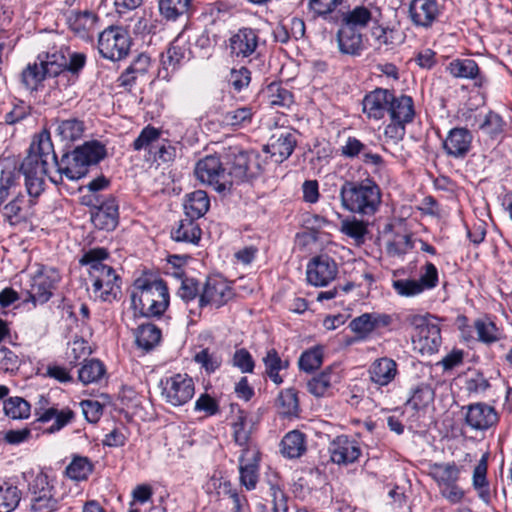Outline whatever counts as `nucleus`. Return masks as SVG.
<instances>
[{"label": "nucleus", "mask_w": 512, "mask_h": 512, "mask_svg": "<svg viewBox=\"0 0 512 512\" xmlns=\"http://www.w3.org/2000/svg\"><path fill=\"white\" fill-rule=\"evenodd\" d=\"M45 78L42 61L40 63L28 64L22 72V83L30 90H35Z\"/></svg>", "instance_id": "nucleus-54"}, {"label": "nucleus", "mask_w": 512, "mask_h": 512, "mask_svg": "<svg viewBox=\"0 0 512 512\" xmlns=\"http://www.w3.org/2000/svg\"><path fill=\"white\" fill-rule=\"evenodd\" d=\"M233 295V290L226 280L219 276L208 277L199 295L198 306L203 308L210 305L219 308Z\"/></svg>", "instance_id": "nucleus-12"}, {"label": "nucleus", "mask_w": 512, "mask_h": 512, "mask_svg": "<svg viewBox=\"0 0 512 512\" xmlns=\"http://www.w3.org/2000/svg\"><path fill=\"white\" fill-rule=\"evenodd\" d=\"M504 126L505 122L503 121L502 117L499 114L490 111L485 115L484 120L480 124L479 128L483 132L491 136H495L504 131Z\"/></svg>", "instance_id": "nucleus-62"}, {"label": "nucleus", "mask_w": 512, "mask_h": 512, "mask_svg": "<svg viewBox=\"0 0 512 512\" xmlns=\"http://www.w3.org/2000/svg\"><path fill=\"white\" fill-rule=\"evenodd\" d=\"M92 464L86 457H75L66 467V475L76 481L87 479L92 472Z\"/></svg>", "instance_id": "nucleus-53"}, {"label": "nucleus", "mask_w": 512, "mask_h": 512, "mask_svg": "<svg viewBox=\"0 0 512 512\" xmlns=\"http://www.w3.org/2000/svg\"><path fill=\"white\" fill-rule=\"evenodd\" d=\"M176 148L167 139H161L150 161L168 163L175 159Z\"/></svg>", "instance_id": "nucleus-64"}, {"label": "nucleus", "mask_w": 512, "mask_h": 512, "mask_svg": "<svg viewBox=\"0 0 512 512\" xmlns=\"http://www.w3.org/2000/svg\"><path fill=\"white\" fill-rule=\"evenodd\" d=\"M435 393L431 385L420 383L411 389V395L406 405L413 410H420L428 407L434 400Z\"/></svg>", "instance_id": "nucleus-43"}, {"label": "nucleus", "mask_w": 512, "mask_h": 512, "mask_svg": "<svg viewBox=\"0 0 512 512\" xmlns=\"http://www.w3.org/2000/svg\"><path fill=\"white\" fill-rule=\"evenodd\" d=\"M372 18V12L368 7L356 6L344 15L342 25L358 30L366 27Z\"/></svg>", "instance_id": "nucleus-49"}, {"label": "nucleus", "mask_w": 512, "mask_h": 512, "mask_svg": "<svg viewBox=\"0 0 512 512\" xmlns=\"http://www.w3.org/2000/svg\"><path fill=\"white\" fill-rule=\"evenodd\" d=\"M187 51L186 45L180 43V36H178L170 43L166 52L161 55L163 67L166 70L175 71L186 58Z\"/></svg>", "instance_id": "nucleus-41"}, {"label": "nucleus", "mask_w": 512, "mask_h": 512, "mask_svg": "<svg viewBox=\"0 0 512 512\" xmlns=\"http://www.w3.org/2000/svg\"><path fill=\"white\" fill-rule=\"evenodd\" d=\"M254 110L250 106H244L237 108L235 110H231L226 112L223 115V123L227 126L231 127H243L247 124H250L252 121V117L254 115Z\"/></svg>", "instance_id": "nucleus-51"}, {"label": "nucleus", "mask_w": 512, "mask_h": 512, "mask_svg": "<svg viewBox=\"0 0 512 512\" xmlns=\"http://www.w3.org/2000/svg\"><path fill=\"white\" fill-rule=\"evenodd\" d=\"M200 292L198 287V281L194 278L181 279V285L178 288L177 296L180 297L185 303L194 301L197 297L199 298Z\"/></svg>", "instance_id": "nucleus-63"}, {"label": "nucleus", "mask_w": 512, "mask_h": 512, "mask_svg": "<svg viewBox=\"0 0 512 512\" xmlns=\"http://www.w3.org/2000/svg\"><path fill=\"white\" fill-rule=\"evenodd\" d=\"M91 221L95 228L113 231L119 223V205L115 197L108 196L91 213Z\"/></svg>", "instance_id": "nucleus-18"}, {"label": "nucleus", "mask_w": 512, "mask_h": 512, "mask_svg": "<svg viewBox=\"0 0 512 512\" xmlns=\"http://www.w3.org/2000/svg\"><path fill=\"white\" fill-rule=\"evenodd\" d=\"M409 13L414 24L428 27L436 19L439 8L436 0H412Z\"/></svg>", "instance_id": "nucleus-27"}, {"label": "nucleus", "mask_w": 512, "mask_h": 512, "mask_svg": "<svg viewBox=\"0 0 512 512\" xmlns=\"http://www.w3.org/2000/svg\"><path fill=\"white\" fill-rule=\"evenodd\" d=\"M343 209L361 216L374 215L381 204V190L372 179L345 180L339 190Z\"/></svg>", "instance_id": "nucleus-4"}, {"label": "nucleus", "mask_w": 512, "mask_h": 512, "mask_svg": "<svg viewBox=\"0 0 512 512\" xmlns=\"http://www.w3.org/2000/svg\"><path fill=\"white\" fill-rule=\"evenodd\" d=\"M340 380L338 368L330 366L307 382V390L315 397L330 396Z\"/></svg>", "instance_id": "nucleus-24"}, {"label": "nucleus", "mask_w": 512, "mask_h": 512, "mask_svg": "<svg viewBox=\"0 0 512 512\" xmlns=\"http://www.w3.org/2000/svg\"><path fill=\"white\" fill-rule=\"evenodd\" d=\"M195 220L190 217L181 219L177 227L171 231L172 239L177 242L197 244L201 238V229Z\"/></svg>", "instance_id": "nucleus-37"}, {"label": "nucleus", "mask_w": 512, "mask_h": 512, "mask_svg": "<svg viewBox=\"0 0 512 512\" xmlns=\"http://www.w3.org/2000/svg\"><path fill=\"white\" fill-rule=\"evenodd\" d=\"M465 425L474 431H485L498 422L494 407L478 402L462 407Z\"/></svg>", "instance_id": "nucleus-14"}, {"label": "nucleus", "mask_w": 512, "mask_h": 512, "mask_svg": "<svg viewBox=\"0 0 512 512\" xmlns=\"http://www.w3.org/2000/svg\"><path fill=\"white\" fill-rule=\"evenodd\" d=\"M226 175L230 177V189L234 184L247 181L260 173L258 155L253 151H243L237 147L230 149L225 163Z\"/></svg>", "instance_id": "nucleus-7"}, {"label": "nucleus", "mask_w": 512, "mask_h": 512, "mask_svg": "<svg viewBox=\"0 0 512 512\" xmlns=\"http://www.w3.org/2000/svg\"><path fill=\"white\" fill-rule=\"evenodd\" d=\"M196 363L200 364L202 368L208 373L215 372L222 363V359L216 353H211L208 349H203L196 353L194 356Z\"/></svg>", "instance_id": "nucleus-61"}, {"label": "nucleus", "mask_w": 512, "mask_h": 512, "mask_svg": "<svg viewBox=\"0 0 512 512\" xmlns=\"http://www.w3.org/2000/svg\"><path fill=\"white\" fill-rule=\"evenodd\" d=\"M22 199L15 198L4 206V216L11 226H16L27 221L21 206Z\"/></svg>", "instance_id": "nucleus-58"}, {"label": "nucleus", "mask_w": 512, "mask_h": 512, "mask_svg": "<svg viewBox=\"0 0 512 512\" xmlns=\"http://www.w3.org/2000/svg\"><path fill=\"white\" fill-rule=\"evenodd\" d=\"M328 451L331 461L338 465L354 463L361 455L359 443L346 435L334 438L329 443Z\"/></svg>", "instance_id": "nucleus-17"}, {"label": "nucleus", "mask_w": 512, "mask_h": 512, "mask_svg": "<svg viewBox=\"0 0 512 512\" xmlns=\"http://www.w3.org/2000/svg\"><path fill=\"white\" fill-rule=\"evenodd\" d=\"M348 327L357 335L358 339L362 340L366 339L372 332H374L370 313H363L352 319Z\"/></svg>", "instance_id": "nucleus-57"}, {"label": "nucleus", "mask_w": 512, "mask_h": 512, "mask_svg": "<svg viewBox=\"0 0 512 512\" xmlns=\"http://www.w3.org/2000/svg\"><path fill=\"white\" fill-rule=\"evenodd\" d=\"M488 469V454H483L481 459L473 470L472 486L477 492L478 497L485 503L489 504L491 501V492L489 482L487 479Z\"/></svg>", "instance_id": "nucleus-32"}, {"label": "nucleus", "mask_w": 512, "mask_h": 512, "mask_svg": "<svg viewBox=\"0 0 512 512\" xmlns=\"http://www.w3.org/2000/svg\"><path fill=\"white\" fill-rule=\"evenodd\" d=\"M49 161L56 162V154L47 131L32 143L29 154L24 158L20 170L25 176V186L30 197L36 198L44 191V176Z\"/></svg>", "instance_id": "nucleus-1"}, {"label": "nucleus", "mask_w": 512, "mask_h": 512, "mask_svg": "<svg viewBox=\"0 0 512 512\" xmlns=\"http://www.w3.org/2000/svg\"><path fill=\"white\" fill-rule=\"evenodd\" d=\"M473 328L477 334V340L491 345L503 338V332L489 318H478L474 321Z\"/></svg>", "instance_id": "nucleus-40"}, {"label": "nucleus", "mask_w": 512, "mask_h": 512, "mask_svg": "<svg viewBox=\"0 0 512 512\" xmlns=\"http://www.w3.org/2000/svg\"><path fill=\"white\" fill-rule=\"evenodd\" d=\"M30 510L32 512H55L59 501L55 498L54 487L49 483L48 475L38 473L28 485Z\"/></svg>", "instance_id": "nucleus-10"}, {"label": "nucleus", "mask_w": 512, "mask_h": 512, "mask_svg": "<svg viewBox=\"0 0 512 512\" xmlns=\"http://www.w3.org/2000/svg\"><path fill=\"white\" fill-rule=\"evenodd\" d=\"M59 280V273L53 268L39 271L33 277L31 287L28 290L29 300L34 304L46 303L51 298L52 291Z\"/></svg>", "instance_id": "nucleus-15"}, {"label": "nucleus", "mask_w": 512, "mask_h": 512, "mask_svg": "<svg viewBox=\"0 0 512 512\" xmlns=\"http://www.w3.org/2000/svg\"><path fill=\"white\" fill-rule=\"evenodd\" d=\"M134 316L160 317L169 306V292L162 279L140 277L130 295Z\"/></svg>", "instance_id": "nucleus-3"}, {"label": "nucleus", "mask_w": 512, "mask_h": 512, "mask_svg": "<svg viewBox=\"0 0 512 512\" xmlns=\"http://www.w3.org/2000/svg\"><path fill=\"white\" fill-rule=\"evenodd\" d=\"M322 363H323V349H322V347H319V346L312 347V348L304 351L298 360V365H299L300 370H302L306 373H311V372L317 370L318 368H320Z\"/></svg>", "instance_id": "nucleus-50"}, {"label": "nucleus", "mask_w": 512, "mask_h": 512, "mask_svg": "<svg viewBox=\"0 0 512 512\" xmlns=\"http://www.w3.org/2000/svg\"><path fill=\"white\" fill-rule=\"evenodd\" d=\"M263 362L265 365L266 374L270 380L277 385L281 384L283 379L279 375V372L282 369H286L288 367V361H283L275 349H270L266 356L263 358Z\"/></svg>", "instance_id": "nucleus-47"}, {"label": "nucleus", "mask_w": 512, "mask_h": 512, "mask_svg": "<svg viewBox=\"0 0 512 512\" xmlns=\"http://www.w3.org/2000/svg\"><path fill=\"white\" fill-rule=\"evenodd\" d=\"M161 130L151 125L142 129L138 137L133 141L132 148L135 151L147 152L146 160L150 161L155 149L161 141Z\"/></svg>", "instance_id": "nucleus-34"}, {"label": "nucleus", "mask_w": 512, "mask_h": 512, "mask_svg": "<svg viewBox=\"0 0 512 512\" xmlns=\"http://www.w3.org/2000/svg\"><path fill=\"white\" fill-rule=\"evenodd\" d=\"M97 20V15L88 10H72L67 17L69 28L82 39L90 38V32L94 29Z\"/></svg>", "instance_id": "nucleus-28"}, {"label": "nucleus", "mask_w": 512, "mask_h": 512, "mask_svg": "<svg viewBox=\"0 0 512 512\" xmlns=\"http://www.w3.org/2000/svg\"><path fill=\"white\" fill-rule=\"evenodd\" d=\"M296 145L297 138L295 132L281 130L270 137L265 151L271 155L274 162L282 163L291 156Z\"/></svg>", "instance_id": "nucleus-19"}, {"label": "nucleus", "mask_w": 512, "mask_h": 512, "mask_svg": "<svg viewBox=\"0 0 512 512\" xmlns=\"http://www.w3.org/2000/svg\"><path fill=\"white\" fill-rule=\"evenodd\" d=\"M388 115L392 121L412 122L415 116L412 97L403 94L396 96L393 93V100L390 101Z\"/></svg>", "instance_id": "nucleus-30"}, {"label": "nucleus", "mask_w": 512, "mask_h": 512, "mask_svg": "<svg viewBox=\"0 0 512 512\" xmlns=\"http://www.w3.org/2000/svg\"><path fill=\"white\" fill-rule=\"evenodd\" d=\"M161 340V330L152 323H143L135 331V342L139 348L148 352Z\"/></svg>", "instance_id": "nucleus-38"}, {"label": "nucleus", "mask_w": 512, "mask_h": 512, "mask_svg": "<svg viewBox=\"0 0 512 512\" xmlns=\"http://www.w3.org/2000/svg\"><path fill=\"white\" fill-rule=\"evenodd\" d=\"M472 134L466 128H453L443 142L446 154L453 158H464L471 148Z\"/></svg>", "instance_id": "nucleus-23"}, {"label": "nucleus", "mask_w": 512, "mask_h": 512, "mask_svg": "<svg viewBox=\"0 0 512 512\" xmlns=\"http://www.w3.org/2000/svg\"><path fill=\"white\" fill-rule=\"evenodd\" d=\"M414 247L412 236L407 233H394L386 242V253L389 257L403 258Z\"/></svg>", "instance_id": "nucleus-42"}, {"label": "nucleus", "mask_w": 512, "mask_h": 512, "mask_svg": "<svg viewBox=\"0 0 512 512\" xmlns=\"http://www.w3.org/2000/svg\"><path fill=\"white\" fill-rule=\"evenodd\" d=\"M106 156L105 146L98 141H88L65 153L60 161L53 162L57 166L60 177L76 181L87 175L89 168L97 165Z\"/></svg>", "instance_id": "nucleus-5"}, {"label": "nucleus", "mask_w": 512, "mask_h": 512, "mask_svg": "<svg viewBox=\"0 0 512 512\" xmlns=\"http://www.w3.org/2000/svg\"><path fill=\"white\" fill-rule=\"evenodd\" d=\"M268 103L272 107L289 108L293 102V94L280 83H271L266 88Z\"/></svg>", "instance_id": "nucleus-45"}, {"label": "nucleus", "mask_w": 512, "mask_h": 512, "mask_svg": "<svg viewBox=\"0 0 512 512\" xmlns=\"http://www.w3.org/2000/svg\"><path fill=\"white\" fill-rule=\"evenodd\" d=\"M393 92L388 89L376 88L365 95L362 105L363 113L370 119H382L389 111Z\"/></svg>", "instance_id": "nucleus-20"}, {"label": "nucleus", "mask_w": 512, "mask_h": 512, "mask_svg": "<svg viewBox=\"0 0 512 512\" xmlns=\"http://www.w3.org/2000/svg\"><path fill=\"white\" fill-rule=\"evenodd\" d=\"M158 11L167 22L188 21L195 12L194 0H158Z\"/></svg>", "instance_id": "nucleus-21"}, {"label": "nucleus", "mask_w": 512, "mask_h": 512, "mask_svg": "<svg viewBox=\"0 0 512 512\" xmlns=\"http://www.w3.org/2000/svg\"><path fill=\"white\" fill-rule=\"evenodd\" d=\"M339 51L344 55L358 57L364 51L363 35L349 26H341L336 34Z\"/></svg>", "instance_id": "nucleus-26"}, {"label": "nucleus", "mask_w": 512, "mask_h": 512, "mask_svg": "<svg viewBox=\"0 0 512 512\" xmlns=\"http://www.w3.org/2000/svg\"><path fill=\"white\" fill-rule=\"evenodd\" d=\"M368 374L370 381L375 385L388 386L398 375V364L392 358L380 357L371 363Z\"/></svg>", "instance_id": "nucleus-25"}, {"label": "nucleus", "mask_w": 512, "mask_h": 512, "mask_svg": "<svg viewBox=\"0 0 512 512\" xmlns=\"http://www.w3.org/2000/svg\"><path fill=\"white\" fill-rule=\"evenodd\" d=\"M306 451L305 435L293 430L288 432L281 441V453L283 456L293 459L299 458Z\"/></svg>", "instance_id": "nucleus-39"}, {"label": "nucleus", "mask_w": 512, "mask_h": 512, "mask_svg": "<svg viewBox=\"0 0 512 512\" xmlns=\"http://www.w3.org/2000/svg\"><path fill=\"white\" fill-rule=\"evenodd\" d=\"M337 274V263L332 257L326 254L313 257L307 264V281L313 286H327L336 278Z\"/></svg>", "instance_id": "nucleus-13"}, {"label": "nucleus", "mask_w": 512, "mask_h": 512, "mask_svg": "<svg viewBox=\"0 0 512 512\" xmlns=\"http://www.w3.org/2000/svg\"><path fill=\"white\" fill-rule=\"evenodd\" d=\"M340 231L356 241H361L367 233V227L363 221L356 218L344 219Z\"/></svg>", "instance_id": "nucleus-59"}, {"label": "nucleus", "mask_w": 512, "mask_h": 512, "mask_svg": "<svg viewBox=\"0 0 512 512\" xmlns=\"http://www.w3.org/2000/svg\"><path fill=\"white\" fill-rule=\"evenodd\" d=\"M278 407L285 416L296 415L299 408L297 393L294 389H286L279 394Z\"/></svg>", "instance_id": "nucleus-55"}, {"label": "nucleus", "mask_w": 512, "mask_h": 512, "mask_svg": "<svg viewBox=\"0 0 512 512\" xmlns=\"http://www.w3.org/2000/svg\"><path fill=\"white\" fill-rule=\"evenodd\" d=\"M405 322L414 328L412 342L422 354H433L442 343L441 329L437 318L430 314H408Z\"/></svg>", "instance_id": "nucleus-6"}, {"label": "nucleus", "mask_w": 512, "mask_h": 512, "mask_svg": "<svg viewBox=\"0 0 512 512\" xmlns=\"http://www.w3.org/2000/svg\"><path fill=\"white\" fill-rule=\"evenodd\" d=\"M460 467L455 462L434 463L430 466L429 475L437 483L438 488L458 482Z\"/></svg>", "instance_id": "nucleus-33"}, {"label": "nucleus", "mask_w": 512, "mask_h": 512, "mask_svg": "<svg viewBox=\"0 0 512 512\" xmlns=\"http://www.w3.org/2000/svg\"><path fill=\"white\" fill-rule=\"evenodd\" d=\"M210 207V199L204 190H196L186 195L184 209L187 217L199 219Z\"/></svg>", "instance_id": "nucleus-35"}, {"label": "nucleus", "mask_w": 512, "mask_h": 512, "mask_svg": "<svg viewBox=\"0 0 512 512\" xmlns=\"http://www.w3.org/2000/svg\"><path fill=\"white\" fill-rule=\"evenodd\" d=\"M42 65L46 77L66 76V58L62 54L47 55Z\"/></svg>", "instance_id": "nucleus-56"}, {"label": "nucleus", "mask_w": 512, "mask_h": 512, "mask_svg": "<svg viewBox=\"0 0 512 512\" xmlns=\"http://www.w3.org/2000/svg\"><path fill=\"white\" fill-rule=\"evenodd\" d=\"M108 256L109 253L105 248H92L83 254L79 263L89 266L88 272L94 297L111 302L120 292L121 279L113 267L103 263Z\"/></svg>", "instance_id": "nucleus-2"}, {"label": "nucleus", "mask_w": 512, "mask_h": 512, "mask_svg": "<svg viewBox=\"0 0 512 512\" xmlns=\"http://www.w3.org/2000/svg\"><path fill=\"white\" fill-rule=\"evenodd\" d=\"M447 70L455 78L474 79L478 87L485 82L477 63L472 59H455L449 63Z\"/></svg>", "instance_id": "nucleus-29"}, {"label": "nucleus", "mask_w": 512, "mask_h": 512, "mask_svg": "<svg viewBox=\"0 0 512 512\" xmlns=\"http://www.w3.org/2000/svg\"><path fill=\"white\" fill-rule=\"evenodd\" d=\"M161 384L162 396L173 406L187 403L194 395V382L186 374H176L166 378Z\"/></svg>", "instance_id": "nucleus-11"}, {"label": "nucleus", "mask_w": 512, "mask_h": 512, "mask_svg": "<svg viewBox=\"0 0 512 512\" xmlns=\"http://www.w3.org/2000/svg\"><path fill=\"white\" fill-rule=\"evenodd\" d=\"M105 372V366L101 361L97 359L85 360V363L78 371V378L83 384L87 385L100 381Z\"/></svg>", "instance_id": "nucleus-46"}, {"label": "nucleus", "mask_w": 512, "mask_h": 512, "mask_svg": "<svg viewBox=\"0 0 512 512\" xmlns=\"http://www.w3.org/2000/svg\"><path fill=\"white\" fill-rule=\"evenodd\" d=\"M31 406L21 397H10L4 401V412L12 419H26L29 417Z\"/></svg>", "instance_id": "nucleus-52"}, {"label": "nucleus", "mask_w": 512, "mask_h": 512, "mask_svg": "<svg viewBox=\"0 0 512 512\" xmlns=\"http://www.w3.org/2000/svg\"><path fill=\"white\" fill-rule=\"evenodd\" d=\"M259 36L256 30L243 27L233 33L228 39L230 55L236 58L252 56L258 47Z\"/></svg>", "instance_id": "nucleus-16"}, {"label": "nucleus", "mask_w": 512, "mask_h": 512, "mask_svg": "<svg viewBox=\"0 0 512 512\" xmlns=\"http://www.w3.org/2000/svg\"><path fill=\"white\" fill-rule=\"evenodd\" d=\"M395 292L403 297H413L421 294L424 290L415 279H399L392 282Z\"/></svg>", "instance_id": "nucleus-60"}, {"label": "nucleus", "mask_w": 512, "mask_h": 512, "mask_svg": "<svg viewBox=\"0 0 512 512\" xmlns=\"http://www.w3.org/2000/svg\"><path fill=\"white\" fill-rule=\"evenodd\" d=\"M226 170L218 156L207 155L196 163L194 174L201 183L224 193L230 191V177L226 175Z\"/></svg>", "instance_id": "nucleus-8"}, {"label": "nucleus", "mask_w": 512, "mask_h": 512, "mask_svg": "<svg viewBox=\"0 0 512 512\" xmlns=\"http://www.w3.org/2000/svg\"><path fill=\"white\" fill-rule=\"evenodd\" d=\"M248 452L249 449L244 448L239 457L240 482L247 490H253L258 481V456L257 453H253L252 460L245 463Z\"/></svg>", "instance_id": "nucleus-36"}, {"label": "nucleus", "mask_w": 512, "mask_h": 512, "mask_svg": "<svg viewBox=\"0 0 512 512\" xmlns=\"http://www.w3.org/2000/svg\"><path fill=\"white\" fill-rule=\"evenodd\" d=\"M35 415L37 418L32 422V426L39 425L40 423H46L54 419V423L43 431V433L47 434H53L60 431L67 424H69L75 416L74 412L70 408L58 410L55 407H50L47 409L37 408Z\"/></svg>", "instance_id": "nucleus-22"}, {"label": "nucleus", "mask_w": 512, "mask_h": 512, "mask_svg": "<svg viewBox=\"0 0 512 512\" xmlns=\"http://www.w3.org/2000/svg\"><path fill=\"white\" fill-rule=\"evenodd\" d=\"M33 117V108L30 104L20 99H14L10 109L4 115V122L7 125H16Z\"/></svg>", "instance_id": "nucleus-44"}, {"label": "nucleus", "mask_w": 512, "mask_h": 512, "mask_svg": "<svg viewBox=\"0 0 512 512\" xmlns=\"http://www.w3.org/2000/svg\"><path fill=\"white\" fill-rule=\"evenodd\" d=\"M22 493L17 486L9 483L0 484V512L14 511L21 500Z\"/></svg>", "instance_id": "nucleus-48"}, {"label": "nucleus", "mask_w": 512, "mask_h": 512, "mask_svg": "<svg viewBox=\"0 0 512 512\" xmlns=\"http://www.w3.org/2000/svg\"><path fill=\"white\" fill-rule=\"evenodd\" d=\"M55 134L66 142H74L83 136L85 131L84 122L78 118L55 119L52 122Z\"/></svg>", "instance_id": "nucleus-31"}, {"label": "nucleus", "mask_w": 512, "mask_h": 512, "mask_svg": "<svg viewBox=\"0 0 512 512\" xmlns=\"http://www.w3.org/2000/svg\"><path fill=\"white\" fill-rule=\"evenodd\" d=\"M131 47L128 32L119 26H110L99 34L98 51L103 58L119 61L125 58Z\"/></svg>", "instance_id": "nucleus-9"}]
</instances>
